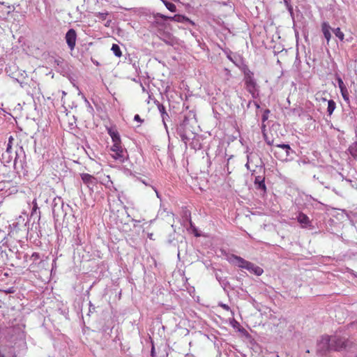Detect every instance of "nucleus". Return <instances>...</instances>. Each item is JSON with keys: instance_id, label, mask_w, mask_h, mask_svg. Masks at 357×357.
<instances>
[{"instance_id": "nucleus-1", "label": "nucleus", "mask_w": 357, "mask_h": 357, "mask_svg": "<svg viewBox=\"0 0 357 357\" xmlns=\"http://www.w3.org/2000/svg\"><path fill=\"white\" fill-rule=\"evenodd\" d=\"M52 215L56 222L63 220V223L68 226L70 224H75L77 218L72 213V208L68 204H64L63 199L59 197H55L52 203Z\"/></svg>"}, {"instance_id": "nucleus-2", "label": "nucleus", "mask_w": 357, "mask_h": 357, "mask_svg": "<svg viewBox=\"0 0 357 357\" xmlns=\"http://www.w3.org/2000/svg\"><path fill=\"white\" fill-rule=\"evenodd\" d=\"M1 160L5 166H8L13 162V167L17 171L20 169L27 171L26 153L22 146H20L15 150V156L14 158L13 156V149H6L5 152L2 153Z\"/></svg>"}, {"instance_id": "nucleus-3", "label": "nucleus", "mask_w": 357, "mask_h": 357, "mask_svg": "<svg viewBox=\"0 0 357 357\" xmlns=\"http://www.w3.org/2000/svg\"><path fill=\"white\" fill-rule=\"evenodd\" d=\"M227 261L230 264H232L240 268H245L250 271L251 273H253L257 276L261 275L264 273V270L261 267L256 266L253 263L246 261L243 258L233 254L227 257Z\"/></svg>"}, {"instance_id": "nucleus-4", "label": "nucleus", "mask_w": 357, "mask_h": 357, "mask_svg": "<svg viewBox=\"0 0 357 357\" xmlns=\"http://www.w3.org/2000/svg\"><path fill=\"white\" fill-rule=\"evenodd\" d=\"M241 70L243 73L246 90L252 95L253 98H256L259 96V86L252 72L246 64H243Z\"/></svg>"}, {"instance_id": "nucleus-5", "label": "nucleus", "mask_w": 357, "mask_h": 357, "mask_svg": "<svg viewBox=\"0 0 357 357\" xmlns=\"http://www.w3.org/2000/svg\"><path fill=\"white\" fill-rule=\"evenodd\" d=\"M331 336L322 335L317 341L316 352L318 356H324L332 351Z\"/></svg>"}, {"instance_id": "nucleus-6", "label": "nucleus", "mask_w": 357, "mask_h": 357, "mask_svg": "<svg viewBox=\"0 0 357 357\" xmlns=\"http://www.w3.org/2000/svg\"><path fill=\"white\" fill-rule=\"evenodd\" d=\"M275 158L282 161L287 160L291 154L294 153L289 144H278L275 146V149L271 150Z\"/></svg>"}, {"instance_id": "nucleus-7", "label": "nucleus", "mask_w": 357, "mask_h": 357, "mask_svg": "<svg viewBox=\"0 0 357 357\" xmlns=\"http://www.w3.org/2000/svg\"><path fill=\"white\" fill-rule=\"evenodd\" d=\"M332 351H347L352 342L344 337L338 335L331 336Z\"/></svg>"}, {"instance_id": "nucleus-8", "label": "nucleus", "mask_w": 357, "mask_h": 357, "mask_svg": "<svg viewBox=\"0 0 357 357\" xmlns=\"http://www.w3.org/2000/svg\"><path fill=\"white\" fill-rule=\"evenodd\" d=\"M159 38L169 46L178 45V40L169 31L158 29Z\"/></svg>"}, {"instance_id": "nucleus-9", "label": "nucleus", "mask_w": 357, "mask_h": 357, "mask_svg": "<svg viewBox=\"0 0 357 357\" xmlns=\"http://www.w3.org/2000/svg\"><path fill=\"white\" fill-rule=\"evenodd\" d=\"M40 218V211L37 205L36 199H34L33 201V208L31 210L30 218L29 219V222H30L31 220H33V223H32V226L31 228V231H33V229H35L36 231H37L38 228L39 227V224L36 223V220L39 221Z\"/></svg>"}, {"instance_id": "nucleus-10", "label": "nucleus", "mask_w": 357, "mask_h": 357, "mask_svg": "<svg viewBox=\"0 0 357 357\" xmlns=\"http://www.w3.org/2000/svg\"><path fill=\"white\" fill-rule=\"evenodd\" d=\"M213 271L216 280L218 281L220 286L223 288L224 291H226L227 288L234 289V288L231 287L230 283L227 280V278L223 276L222 271L221 269H216L213 268Z\"/></svg>"}, {"instance_id": "nucleus-11", "label": "nucleus", "mask_w": 357, "mask_h": 357, "mask_svg": "<svg viewBox=\"0 0 357 357\" xmlns=\"http://www.w3.org/2000/svg\"><path fill=\"white\" fill-rule=\"evenodd\" d=\"M169 20V16L157 13L153 14V20L151 21V26L152 27H162L165 25V22Z\"/></svg>"}, {"instance_id": "nucleus-12", "label": "nucleus", "mask_w": 357, "mask_h": 357, "mask_svg": "<svg viewBox=\"0 0 357 357\" xmlns=\"http://www.w3.org/2000/svg\"><path fill=\"white\" fill-rule=\"evenodd\" d=\"M81 178L83 181V183L86 185V187L89 188V190L90 192H93V188L97 184V179L93 176L83 173L80 175Z\"/></svg>"}, {"instance_id": "nucleus-13", "label": "nucleus", "mask_w": 357, "mask_h": 357, "mask_svg": "<svg viewBox=\"0 0 357 357\" xmlns=\"http://www.w3.org/2000/svg\"><path fill=\"white\" fill-rule=\"evenodd\" d=\"M66 42L70 50L75 49L77 40V33L74 29H70L65 36Z\"/></svg>"}, {"instance_id": "nucleus-14", "label": "nucleus", "mask_w": 357, "mask_h": 357, "mask_svg": "<svg viewBox=\"0 0 357 357\" xmlns=\"http://www.w3.org/2000/svg\"><path fill=\"white\" fill-rule=\"evenodd\" d=\"M112 157L120 162H123L128 158V155L126 149L122 146L121 149H119V151H116L112 154Z\"/></svg>"}, {"instance_id": "nucleus-15", "label": "nucleus", "mask_w": 357, "mask_h": 357, "mask_svg": "<svg viewBox=\"0 0 357 357\" xmlns=\"http://www.w3.org/2000/svg\"><path fill=\"white\" fill-rule=\"evenodd\" d=\"M296 220L301 225L303 228H310L312 227V222L308 216L303 212L298 213Z\"/></svg>"}, {"instance_id": "nucleus-16", "label": "nucleus", "mask_w": 357, "mask_h": 357, "mask_svg": "<svg viewBox=\"0 0 357 357\" xmlns=\"http://www.w3.org/2000/svg\"><path fill=\"white\" fill-rule=\"evenodd\" d=\"M169 20L174 21V22H180V23H188V24H192V26L195 25L194 22H192L191 20H190L186 16L182 15H175L172 17H169Z\"/></svg>"}, {"instance_id": "nucleus-17", "label": "nucleus", "mask_w": 357, "mask_h": 357, "mask_svg": "<svg viewBox=\"0 0 357 357\" xmlns=\"http://www.w3.org/2000/svg\"><path fill=\"white\" fill-rule=\"evenodd\" d=\"M76 229L73 236V246L78 247L82 244L83 238L80 236V229L78 227L77 223L73 224Z\"/></svg>"}, {"instance_id": "nucleus-18", "label": "nucleus", "mask_w": 357, "mask_h": 357, "mask_svg": "<svg viewBox=\"0 0 357 357\" xmlns=\"http://www.w3.org/2000/svg\"><path fill=\"white\" fill-rule=\"evenodd\" d=\"M188 120L185 118L179 125L176 127V134L180 136L184 133H186L190 130L188 128Z\"/></svg>"}, {"instance_id": "nucleus-19", "label": "nucleus", "mask_w": 357, "mask_h": 357, "mask_svg": "<svg viewBox=\"0 0 357 357\" xmlns=\"http://www.w3.org/2000/svg\"><path fill=\"white\" fill-rule=\"evenodd\" d=\"M331 29H331V26H330L328 22H324L321 24V31L323 32L324 38L327 40V43H329V41H330V40L331 38Z\"/></svg>"}, {"instance_id": "nucleus-20", "label": "nucleus", "mask_w": 357, "mask_h": 357, "mask_svg": "<svg viewBox=\"0 0 357 357\" xmlns=\"http://www.w3.org/2000/svg\"><path fill=\"white\" fill-rule=\"evenodd\" d=\"M107 133L112 138V142L116 143L121 142L120 135L116 128L110 127L107 128Z\"/></svg>"}, {"instance_id": "nucleus-21", "label": "nucleus", "mask_w": 357, "mask_h": 357, "mask_svg": "<svg viewBox=\"0 0 357 357\" xmlns=\"http://www.w3.org/2000/svg\"><path fill=\"white\" fill-rule=\"evenodd\" d=\"M345 357H357V344H351L346 351Z\"/></svg>"}, {"instance_id": "nucleus-22", "label": "nucleus", "mask_w": 357, "mask_h": 357, "mask_svg": "<svg viewBox=\"0 0 357 357\" xmlns=\"http://www.w3.org/2000/svg\"><path fill=\"white\" fill-rule=\"evenodd\" d=\"M255 187L256 190L260 192V195L264 197L266 194V185L265 184V180L261 182H258V183L255 184Z\"/></svg>"}, {"instance_id": "nucleus-23", "label": "nucleus", "mask_w": 357, "mask_h": 357, "mask_svg": "<svg viewBox=\"0 0 357 357\" xmlns=\"http://www.w3.org/2000/svg\"><path fill=\"white\" fill-rule=\"evenodd\" d=\"M348 151L354 159H357V142L349 146Z\"/></svg>"}, {"instance_id": "nucleus-24", "label": "nucleus", "mask_w": 357, "mask_h": 357, "mask_svg": "<svg viewBox=\"0 0 357 357\" xmlns=\"http://www.w3.org/2000/svg\"><path fill=\"white\" fill-rule=\"evenodd\" d=\"M194 135V133L191 131H189L186 133H184L181 135H180V138L183 142L185 143V145L190 142V140L192 139V136Z\"/></svg>"}, {"instance_id": "nucleus-25", "label": "nucleus", "mask_w": 357, "mask_h": 357, "mask_svg": "<svg viewBox=\"0 0 357 357\" xmlns=\"http://www.w3.org/2000/svg\"><path fill=\"white\" fill-rule=\"evenodd\" d=\"M194 135V133L191 131H189L186 133H184L181 135H180V138L183 142L185 143V145L190 142V140L192 139V136Z\"/></svg>"}, {"instance_id": "nucleus-26", "label": "nucleus", "mask_w": 357, "mask_h": 357, "mask_svg": "<svg viewBox=\"0 0 357 357\" xmlns=\"http://www.w3.org/2000/svg\"><path fill=\"white\" fill-rule=\"evenodd\" d=\"M25 259L27 261V258L29 257V260H31L33 263H37L38 260L40 259V255L38 252H33L31 256H28L27 255H24Z\"/></svg>"}, {"instance_id": "nucleus-27", "label": "nucleus", "mask_w": 357, "mask_h": 357, "mask_svg": "<svg viewBox=\"0 0 357 357\" xmlns=\"http://www.w3.org/2000/svg\"><path fill=\"white\" fill-rule=\"evenodd\" d=\"M336 108V103L333 100L328 101L327 112L331 116Z\"/></svg>"}, {"instance_id": "nucleus-28", "label": "nucleus", "mask_w": 357, "mask_h": 357, "mask_svg": "<svg viewBox=\"0 0 357 357\" xmlns=\"http://www.w3.org/2000/svg\"><path fill=\"white\" fill-rule=\"evenodd\" d=\"M111 50L114 53V54L117 57H121L122 55V52L120 47L117 44H113L111 48Z\"/></svg>"}, {"instance_id": "nucleus-29", "label": "nucleus", "mask_w": 357, "mask_h": 357, "mask_svg": "<svg viewBox=\"0 0 357 357\" xmlns=\"http://www.w3.org/2000/svg\"><path fill=\"white\" fill-rule=\"evenodd\" d=\"M0 357H15V351L11 348L7 352L0 351Z\"/></svg>"}, {"instance_id": "nucleus-30", "label": "nucleus", "mask_w": 357, "mask_h": 357, "mask_svg": "<svg viewBox=\"0 0 357 357\" xmlns=\"http://www.w3.org/2000/svg\"><path fill=\"white\" fill-rule=\"evenodd\" d=\"M334 34L336 37H337L341 41H342L344 38V33L340 30V28H336L334 29H332Z\"/></svg>"}, {"instance_id": "nucleus-31", "label": "nucleus", "mask_w": 357, "mask_h": 357, "mask_svg": "<svg viewBox=\"0 0 357 357\" xmlns=\"http://www.w3.org/2000/svg\"><path fill=\"white\" fill-rule=\"evenodd\" d=\"M15 76L24 79L27 77V74L24 70H21L18 68V67H17L15 73Z\"/></svg>"}, {"instance_id": "nucleus-32", "label": "nucleus", "mask_w": 357, "mask_h": 357, "mask_svg": "<svg viewBox=\"0 0 357 357\" xmlns=\"http://www.w3.org/2000/svg\"><path fill=\"white\" fill-rule=\"evenodd\" d=\"M305 201L307 204H310L312 206H314L313 202H316V204H320V202H317V200L314 197L309 195H305Z\"/></svg>"}, {"instance_id": "nucleus-33", "label": "nucleus", "mask_w": 357, "mask_h": 357, "mask_svg": "<svg viewBox=\"0 0 357 357\" xmlns=\"http://www.w3.org/2000/svg\"><path fill=\"white\" fill-rule=\"evenodd\" d=\"M122 146V144H121V142H113V144L112 146H111L110 148V150L111 151L113 152V153L114 152H116V151H119V149H121V147Z\"/></svg>"}, {"instance_id": "nucleus-34", "label": "nucleus", "mask_w": 357, "mask_h": 357, "mask_svg": "<svg viewBox=\"0 0 357 357\" xmlns=\"http://www.w3.org/2000/svg\"><path fill=\"white\" fill-rule=\"evenodd\" d=\"M161 118H162V123L164 124V126H165V128L166 129V131L168 133L167 121H168L169 120V116L168 115L167 113H165V114H164V115L161 116Z\"/></svg>"}, {"instance_id": "nucleus-35", "label": "nucleus", "mask_w": 357, "mask_h": 357, "mask_svg": "<svg viewBox=\"0 0 357 357\" xmlns=\"http://www.w3.org/2000/svg\"><path fill=\"white\" fill-rule=\"evenodd\" d=\"M340 90V92H341L343 99L344 100H349V93H348V90H347V87L341 89Z\"/></svg>"}, {"instance_id": "nucleus-36", "label": "nucleus", "mask_w": 357, "mask_h": 357, "mask_svg": "<svg viewBox=\"0 0 357 357\" xmlns=\"http://www.w3.org/2000/svg\"><path fill=\"white\" fill-rule=\"evenodd\" d=\"M269 113L270 110L268 109H266L264 111V113L261 116V121L263 123L268 120Z\"/></svg>"}, {"instance_id": "nucleus-37", "label": "nucleus", "mask_w": 357, "mask_h": 357, "mask_svg": "<svg viewBox=\"0 0 357 357\" xmlns=\"http://www.w3.org/2000/svg\"><path fill=\"white\" fill-rule=\"evenodd\" d=\"M169 11L171 12H176V6L174 3L170 2L167 3V7H166Z\"/></svg>"}, {"instance_id": "nucleus-38", "label": "nucleus", "mask_w": 357, "mask_h": 357, "mask_svg": "<svg viewBox=\"0 0 357 357\" xmlns=\"http://www.w3.org/2000/svg\"><path fill=\"white\" fill-rule=\"evenodd\" d=\"M288 12L289 13L292 20H294V10H293V7L291 6V4H288V5H286L285 6Z\"/></svg>"}, {"instance_id": "nucleus-39", "label": "nucleus", "mask_w": 357, "mask_h": 357, "mask_svg": "<svg viewBox=\"0 0 357 357\" xmlns=\"http://www.w3.org/2000/svg\"><path fill=\"white\" fill-rule=\"evenodd\" d=\"M14 141V137L10 135L9 137H8V143H7V145H6V149H13V142Z\"/></svg>"}, {"instance_id": "nucleus-40", "label": "nucleus", "mask_w": 357, "mask_h": 357, "mask_svg": "<svg viewBox=\"0 0 357 357\" xmlns=\"http://www.w3.org/2000/svg\"><path fill=\"white\" fill-rule=\"evenodd\" d=\"M158 109L161 116L164 115V114L167 113L165 106L162 104L159 103L158 105Z\"/></svg>"}, {"instance_id": "nucleus-41", "label": "nucleus", "mask_w": 357, "mask_h": 357, "mask_svg": "<svg viewBox=\"0 0 357 357\" xmlns=\"http://www.w3.org/2000/svg\"><path fill=\"white\" fill-rule=\"evenodd\" d=\"M337 82L338 86H339L340 89L346 87V86L341 77H337Z\"/></svg>"}, {"instance_id": "nucleus-42", "label": "nucleus", "mask_w": 357, "mask_h": 357, "mask_svg": "<svg viewBox=\"0 0 357 357\" xmlns=\"http://www.w3.org/2000/svg\"><path fill=\"white\" fill-rule=\"evenodd\" d=\"M54 63L58 66H62L64 64V60L62 58H59L54 60Z\"/></svg>"}, {"instance_id": "nucleus-43", "label": "nucleus", "mask_w": 357, "mask_h": 357, "mask_svg": "<svg viewBox=\"0 0 357 357\" xmlns=\"http://www.w3.org/2000/svg\"><path fill=\"white\" fill-rule=\"evenodd\" d=\"M16 68H17V66H9L6 68V73H8L9 75L10 73H15Z\"/></svg>"}, {"instance_id": "nucleus-44", "label": "nucleus", "mask_w": 357, "mask_h": 357, "mask_svg": "<svg viewBox=\"0 0 357 357\" xmlns=\"http://www.w3.org/2000/svg\"><path fill=\"white\" fill-rule=\"evenodd\" d=\"M149 338L151 339V337H149ZM151 357H155L156 354H155V351L154 344H153V342L152 340H151Z\"/></svg>"}, {"instance_id": "nucleus-45", "label": "nucleus", "mask_w": 357, "mask_h": 357, "mask_svg": "<svg viewBox=\"0 0 357 357\" xmlns=\"http://www.w3.org/2000/svg\"><path fill=\"white\" fill-rule=\"evenodd\" d=\"M265 180V178L261 176H257L255 178L254 185Z\"/></svg>"}, {"instance_id": "nucleus-46", "label": "nucleus", "mask_w": 357, "mask_h": 357, "mask_svg": "<svg viewBox=\"0 0 357 357\" xmlns=\"http://www.w3.org/2000/svg\"><path fill=\"white\" fill-rule=\"evenodd\" d=\"M9 76L13 79V80L16 82H19L21 80V78L15 76V73H10Z\"/></svg>"}, {"instance_id": "nucleus-47", "label": "nucleus", "mask_w": 357, "mask_h": 357, "mask_svg": "<svg viewBox=\"0 0 357 357\" xmlns=\"http://www.w3.org/2000/svg\"><path fill=\"white\" fill-rule=\"evenodd\" d=\"M107 182L105 183V186L107 188H111V186L113 185V182L111 181L110 177L109 176H107Z\"/></svg>"}, {"instance_id": "nucleus-48", "label": "nucleus", "mask_w": 357, "mask_h": 357, "mask_svg": "<svg viewBox=\"0 0 357 357\" xmlns=\"http://www.w3.org/2000/svg\"><path fill=\"white\" fill-rule=\"evenodd\" d=\"M134 121L139 122V123H142L143 122V120L141 119V117L139 116V114H135V115Z\"/></svg>"}, {"instance_id": "nucleus-49", "label": "nucleus", "mask_w": 357, "mask_h": 357, "mask_svg": "<svg viewBox=\"0 0 357 357\" xmlns=\"http://www.w3.org/2000/svg\"><path fill=\"white\" fill-rule=\"evenodd\" d=\"M95 306L91 303L89 302V312L91 313V312H93L94 310H95Z\"/></svg>"}, {"instance_id": "nucleus-50", "label": "nucleus", "mask_w": 357, "mask_h": 357, "mask_svg": "<svg viewBox=\"0 0 357 357\" xmlns=\"http://www.w3.org/2000/svg\"><path fill=\"white\" fill-rule=\"evenodd\" d=\"M264 137H265V141H266V142L268 145H272V144H273V140H269V139L266 137V135H265V134H264Z\"/></svg>"}, {"instance_id": "nucleus-51", "label": "nucleus", "mask_w": 357, "mask_h": 357, "mask_svg": "<svg viewBox=\"0 0 357 357\" xmlns=\"http://www.w3.org/2000/svg\"><path fill=\"white\" fill-rule=\"evenodd\" d=\"M18 83L22 88H24L27 85V83L23 82L22 80H20Z\"/></svg>"}, {"instance_id": "nucleus-52", "label": "nucleus", "mask_w": 357, "mask_h": 357, "mask_svg": "<svg viewBox=\"0 0 357 357\" xmlns=\"http://www.w3.org/2000/svg\"><path fill=\"white\" fill-rule=\"evenodd\" d=\"M98 15L100 16V18H101L102 20H105L106 17L107 13H99Z\"/></svg>"}, {"instance_id": "nucleus-53", "label": "nucleus", "mask_w": 357, "mask_h": 357, "mask_svg": "<svg viewBox=\"0 0 357 357\" xmlns=\"http://www.w3.org/2000/svg\"><path fill=\"white\" fill-rule=\"evenodd\" d=\"M220 306L226 310H230V307H229V305H227V304H221Z\"/></svg>"}, {"instance_id": "nucleus-54", "label": "nucleus", "mask_w": 357, "mask_h": 357, "mask_svg": "<svg viewBox=\"0 0 357 357\" xmlns=\"http://www.w3.org/2000/svg\"><path fill=\"white\" fill-rule=\"evenodd\" d=\"M261 131H262V132H263L264 134H265V133H264V131L266 130V125H265V124H264V123H263V122H262V125H261Z\"/></svg>"}, {"instance_id": "nucleus-55", "label": "nucleus", "mask_w": 357, "mask_h": 357, "mask_svg": "<svg viewBox=\"0 0 357 357\" xmlns=\"http://www.w3.org/2000/svg\"><path fill=\"white\" fill-rule=\"evenodd\" d=\"M284 5L291 4V0H283Z\"/></svg>"}, {"instance_id": "nucleus-56", "label": "nucleus", "mask_w": 357, "mask_h": 357, "mask_svg": "<svg viewBox=\"0 0 357 357\" xmlns=\"http://www.w3.org/2000/svg\"><path fill=\"white\" fill-rule=\"evenodd\" d=\"M319 183H320L321 185H324L326 188H328V189H330V188H331L330 185H325V183H324V181H319Z\"/></svg>"}, {"instance_id": "nucleus-57", "label": "nucleus", "mask_w": 357, "mask_h": 357, "mask_svg": "<svg viewBox=\"0 0 357 357\" xmlns=\"http://www.w3.org/2000/svg\"><path fill=\"white\" fill-rule=\"evenodd\" d=\"M84 100H85V102H86V103L88 104L89 107L91 110H93V107L91 106V105H90L89 102L87 100V99H86V98H85V99H84Z\"/></svg>"}, {"instance_id": "nucleus-58", "label": "nucleus", "mask_w": 357, "mask_h": 357, "mask_svg": "<svg viewBox=\"0 0 357 357\" xmlns=\"http://www.w3.org/2000/svg\"><path fill=\"white\" fill-rule=\"evenodd\" d=\"M153 189L155 190V193H156V195L158 198H160V194L159 192L157 191V190L154 188V187H152Z\"/></svg>"}, {"instance_id": "nucleus-59", "label": "nucleus", "mask_w": 357, "mask_h": 357, "mask_svg": "<svg viewBox=\"0 0 357 357\" xmlns=\"http://www.w3.org/2000/svg\"><path fill=\"white\" fill-rule=\"evenodd\" d=\"M335 174H336V175H338V176H340L342 177V180H343V179H344V176H343V174H342V173H340V172H335Z\"/></svg>"}, {"instance_id": "nucleus-60", "label": "nucleus", "mask_w": 357, "mask_h": 357, "mask_svg": "<svg viewBox=\"0 0 357 357\" xmlns=\"http://www.w3.org/2000/svg\"><path fill=\"white\" fill-rule=\"evenodd\" d=\"M20 344H22L23 346H25L26 342L24 339L20 340Z\"/></svg>"}, {"instance_id": "nucleus-61", "label": "nucleus", "mask_w": 357, "mask_h": 357, "mask_svg": "<svg viewBox=\"0 0 357 357\" xmlns=\"http://www.w3.org/2000/svg\"><path fill=\"white\" fill-rule=\"evenodd\" d=\"M165 6L167 7V3H170L169 1L162 0Z\"/></svg>"}, {"instance_id": "nucleus-62", "label": "nucleus", "mask_w": 357, "mask_h": 357, "mask_svg": "<svg viewBox=\"0 0 357 357\" xmlns=\"http://www.w3.org/2000/svg\"><path fill=\"white\" fill-rule=\"evenodd\" d=\"M254 103L257 108H259V105L257 102H255Z\"/></svg>"}, {"instance_id": "nucleus-63", "label": "nucleus", "mask_w": 357, "mask_h": 357, "mask_svg": "<svg viewBox=\"0 0 357 357\" xmlns=\"http://www.w3.org/2000/svg\"><path fill=\"white\" fill-rule=\"evenodd\" d=\"M352 275H354V277L357 278V273H354V271H352Z\"/></svg>"}, {"instance_id": "nucleus-64", "label": "nucleus", "mask_w": 357, "mask_h": 357, "mask_svg": "<svg viewBox=\"0 0 357 357\" xmlns=\"http://www.w3.org/2000/svg\"><path fill=\"white\" fill-rule=\"evenodd\" d=\"M313 178L316 180H319V177H317L316 175L313 176Z\"/></svg>"}]
</instances>
